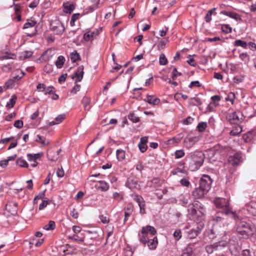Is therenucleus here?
<instances>
[{"instance_id": "obj_44", "label": "nucleus", "mask_w": 256, "mask_h": 256, "mask_svg": "<svg viewBox=\"0 0 256 256\" xmlns=\"http://www.w3.org/2000/svg\"><path fill=\"white\" fill-rule=\"evenodd\" d=\"M134 200L138 204V206H142V204H145L144 198L139 195H136L134 196Z\"/></svg>"}, {"instance_id": "obj_39", "label": "nucleus", "mask_w": 256, "mask_h": 256, "mask_svg": "<svg viewBox=\"0 0 256 256\" xmlns=\"http://www.w3.org/2000/svg\"><path fill=\"white\" fill-rule=\"evenodd\" d=\"M240 58L245 63H248L250 60V56L246 52H242L239 56Z\"/></svg>"}, {"instance_id": "obj_13", "label": "nucleus", "mask_w": 256, "mask_h": 256, "mask_svg": "<svg viewBox=\"0 0 256 256\" xmlns=\"http://www.w3.org/2000/svg\"><path fill=\"white\" fill-rule=\"evenodd\" d=\"M198 140L199 138L198 136H188L184 138V146L186 148L190 149L198 141Z\"/></svg>"}, {"instance_id": "obj_36", "label": "nucleus", "mask_w": 256, "mask_h": 256, "mask_svg": "<svg viewBox=\"0 0 256 256\" xmlns=\"http://www.w3.org/2000/svg\"><path fill=\"white\" fill-rule=\"evenodd\" d=\"M64 11L66 13H71L74 9V6L72 4H64Z\"/></svg>"}, {"instance_id": "obj_6", "label": "nucleus", "mask_w": 256, "mask_h": 256, "mask_svg": "<svg viewBox=\"0 0 256 256\" xmlns=\"http://www.w3.org/2000/svg\"><path fill=\"white\" fill-rule=\"evenodd\" d=\"M223 236L219 237L220 238H222V240H219L218 242H216L214 243L213 244H210L207 246L206 247V252L209 254H212L214 252V250H218L222 248L226 247L228 244L227 238H224Z\"/></svg>"}, {"instance_id": "obj_45", "label": "nucleus", "mask_w": 256, "mask_h": 256, "mask_svg": "<svg viewBox=\"0 0 256 256\" xmlns=\"http://www.w3.org/2000/svg\"><path fill=\"white\" fill-rule=\"evenodd\" d=\"M185 154V152L183 150H176L174 152V156L176 159L182 158Z\"/></svg>"}, {"instance_id": "obj_51", "label": "nucleus", "mask_w": 256, "mask_h": 256, "mask_svg": "<svg viewBox=\"0 0 256 256\" xmlns=\"http://www.w3.org/2000/svg\"><path fill=\"white\" fill-rule=\"evenodd\" d=\"M45 196V190L39 192V194L34 198V203L36 204L37 199H42Z\"/></svg>"}, {"instance_id": "obj_19", "label": "nucleus", "mask_w": 256, "mask_h": 256, "mask_svg": "<svg viewBox=\"0 0 256 256\" xmlns=\"http://www.w3.org/2000/svg\"><path fill=\"white\" fill-rule=\"evenodd\" d=\"M148 244V246L150 250H155L158 244V240L156 236H154L152 239H149L146 242Z\"/></svg>"}, {"instance_id": "obj_28", "label": "nucleus", "mask_w": 256, "mask_h": 256, "mask_svg": "<svg viewBox=\"0 0 256 256\" xmlns=\"http://www.w3.org/2000/svg\"><path fill=\"white\" fill-rule=\"evenodd\" d=\"M169 42V37H166L164 39L162 40L157 45V48L158 50L163 49L166 44Z\"/></svg>"}, {"instance_id": "obj_30", "label": "nucleus", "mask_w": 256, "mask_h": 256, "mask_svg": "<svg viewBox=\"0 0 256 256\" xmlns=\"http://www.w3.org/2000/svg\"><path fill=\"white\" fill-rule=\"evenodd\" d=\"M70 58L72 62H74L80 59V56L76 50H74L70 54Z\"/></svg>"}, {"instance_id": "obj_31", "label": "nucleus", "mask_w": 256, "mask_h": 256, "mask_svg": "<svg viewBox=\"0 0 256 256\" xmlns=\"http://www.w3.org/2000/svg\"><path fill=\"white\" fill-rule=\"evenodd\" d=\"M117 159L119 161L124 160L125 158V152L122 150H118L116 152Z\"/></svg>"}, {"instance_id": "obj_29", "label": "nucleus", "mask_w": 256, "mask_h": 256, "mask_svg": "<svg viewBox=\"0 0 256 256\" xmlns=\"http://www.w3.org/2000/svg\"><path fill=\"white\" fill-rule=\"evenodd\" d=\"M32 55V52L31 51H24L22 52L19 57L20 60H23L31 57Z\"/></svg>"}, {"instance_id": "obj_9", "label": "nucleus", "mask_w": 256, "mask_h": 256, "mask_svg": "<svg viewBox=\"0 0 256 256\" xmlns=\"http://www.w3.org/2000/svg\"><path fill=\"white\" fill-rule=\"evenodd\" d=\"M212 180L208 175H204L201 178L199 186L208 192L210 188V186L212 183Z\"/></svg>"}, {"instance_id": "obj_32", "label": "nucleus", "mask_w": 256, "mask_h": 256, "mask_svg": "<svg viewBox=\"0 0 256 256\" xmlns=\"http://www.w3.org/2000/svg\"><path fill=\"white\" fill-rule=\"evenodd\" d=\"M182 138V134H178L176 136L174 137L172 139L168 140V143L170 144H178L180 142Z\"/></svg>"}, {"instance_id": "obj_48", "label": "nucleus", "mask_w": 256, "mask_h": 256, "mask_svg": "<svg viewBox=\"0 0 256 256\" xmlns=\"http://www.w3.org/2000/svg\"><path fill=\"white\" fill-rule=\"evenodd\" d=\"M94 33L91 32H88L84 35V38L86 41L90 40L93 37Z\"/></svg>"}, {"instance_id": "obj_46", "label": "nucleus", "mask_w": 256, "mask_h": 256, "mask_svg": "<svg viewBox=\"0 0 256 256\" xmlns=\"http://www.w3.org/2000/svg\"><path fill=\"white\" fill-rule=\"evenodd\" d=\"M16 164L18 166H22V167H24V168H27L28 166V164L27 163V162L21 158H18L17 160H16Z\"/></svg>"}, {"instance_id": "obj_59", "label": "nucleus", "mask_w": 256, "mask_h": 256, "mask_svg": "<svg viewBox=\"0 0 256 256\" xmlns=\"http://www.w3.org/2000/svg\"><path fill=\"white\" fill-rule=\"evenodd\" d=\"M70 216L74 218L77 219L78 218L79 214L75 208H73L70 212Z\"/></svg>"}, {"instance_id": "obj_54", "label": "nucleus", "mask_w": 256, "mask_h": 256, "mask_svg": "<svg viewBox=\"0 0 256 256\" xmlns=\"http://www.w3.org/2000/svg\"><path fill=\"white\" fill-rule=\"evenodd\" d=\"M167 63V59L164 54H161L160 56V64L161 65H165Z\"/></svg>"}, {"instance_id": "obj_23", "label": "nucleus", "mask_w": 256, "mask_h": 256, "mask_svg": "<svg viewBox=\"0 0 256 256\" xmlns=\"http://www.w3.org/2000/svg\"><path fill=\"white\" fill-rule=\"evenodd\" d=\"M98 188L100 189L102 191H107L109 188V185L104 181L100 180L98 182L96 185Z\"/></svg>"}, {"instance_id": "obj_55", "label": "nucleus", "mask_w": 256, "mask_h": 256, "mask_svg": "<svg viewBox=\"0 0 256 256\" xmlns=\"http://www.w3.org/2000/svg\"><path fill=\"white\" fill-rule=\"evenodd\" d=\"M173 235L176 240H179L182 237L180 230H176Z\"/></svg>"}, {"instance_id": "obj_35", "label": "nucleus", "mask_w": 256, "mask_h": 256, "mask_svg": "<svg viewBox=\"0 0 256 256\" xmlns=\"http://www.w3.org/2000/svg\"><path fill=\"white\" fill-rule=\"evenodd\" d=\"M42 154L40 153L36 154H28L27 158L28 160L30 162H34Z\"/></svg>"}, {"instance_id": "obj_3", "label": "nucleus", "mask_w": 256, "mask_h": 256, "mask_svg": "<svg viewBox=\"0 0 256 256\" xmlns=\"http://www.w3.org/2000/svg\"><path fill=\"white\" fill-rule=\"evenodd\" d=\"M221 215L226 214H222V211H219L217 212L214 218V220L215 222V223L214 224L213 228L211 230V234L209 235L210 238H214V234H216L215 238L220 237L222 236H226V232L224 230H222V232L218 230V228L220 226L219 222H222L224 220V218Z\"/></svg>"}, {"instance_id": "obj_40", "label": "nucleus", "mask_w": 256, "mask_h": 256, "mask_svg": "<svg viewBox=\"0 0 256 256\" xmlns=\"http://www.w3.org/2000/svg\"><path fill=\"white\" fill-rule=\"evenodd\" d=\"M222 31L225 34L230 33L232 31V28L229 24H223L221 28Z\"/></svg>"}, {"instance_id": "obj_15", "label": "nucleus", "mask_w": 256, "mask_h": 256, "mask_svg": "<svg viewBox=\"0 0 256 256\" xmlns=\"http://www.w3.org/2000/svg\"><path fill=\"white\" fill-rule=\"evenodd\" d=\"M242 162V155L240 153H236L228 158L229 163L234 166L238 165Z\"/></svg>"}, {"instance_id": "obj_53", "label": "nucleus", "mask_w": 256, "mask_h": 256, "mask_svg": "<svg viewBox=\"0 0 256 256\" xmlns=\"http://www.w3.org/2000/svg\"><path fill=\"white\" fill-rule=\"evenodd\" d=\"M44 70L46 73H50L53 70V66L50 64H47L44 68Z\"/></svg>"}, {"instance_id": "obj_12", "label": "nucleus", "mask_w": 256, "mask_h": 256, "mask_svg": "<svg viewBox=\"0 0 256 256\" xmlns=\"http://www.w3.org/2000/svg\"><path fill=\"white\" fill-rule=\"evenodd\" d=\"M126 185L131 190L139 189L140 188L138 178L134 177V176H131L128 178Z\"/></svg>"}, {"instance_id": "obj_25", "label": "nucleus", "mask_w": 256, "mask_h": 256, "mask_svg": "<svg viewBox=\"0 0 256 256\" xmlns=\"http://www.w3.org/2000/svg\"><path fill=\"white\" fill-rule=\"evenodd\" d=\"M36 140V142L40 143L42 146H43L48 145L50 143L48 140H46V138L41 136L40 135H37Z\"/></svg>"}, {"instance_id": "obj_16", "label": "nucleus", "mask_w": 256, "mask_h": 256, "mask_svg": "<svg viewBox=\"0 0 256 256\" xmlns=\"http://www.w3.org/2000/svg\"><path fill=\"white\" fill-rule=\"evenodd\" d=\"M207 192H208L204 190V188L203 189L198 186L193 190L192 195L194 198L200 199L202 198Z\"/></svg>"}, {"instance_id": "obj_42", "label": "nucleus", "mask_w": 256, "mask_h": 256, "mask_svg": "<svg viewBox=\"0 0 256 256\" xmlns=\"http://www.w3.org/2000/svg\"><path fill=\"white\" fill-rule=\"evenodd\" d=\"M36 22L34 20H28V22L24 24L23 28H28L34 26Z\"/></svg>"}, {"instance_id": "obj_8", "label": "nucleus", "mask_w": 256, "mask_h": 256, "mask_svg": "<svg viewBox=\"0 0 256 256\" xmlns=\"http://www.w3.org/2000/svg\"><path fill=\"white\" fill-rule=\"evenodd\" d=\"M17 73L18 75L5 82L4 86L5 90L12 88L14 86L16 82L19 80L24 76V72L21 70H18Z\"/></svg>"}, {"instance_id": "obj_49", "label": "nucleus", "mask_w": 256, "mask_h": 256, "mask_svg": "<svg viewBox=\"0 0 256 256\" xmlns=\"http://www.w3.org/2000/svg\"><path fill=\"white\" fill-rule=\"evenodd\" d=\"M207 124L206 122H200L197 128L199 132H202L204 131L206 128Z\"/></svg>"}, {"instance_id": "obj_1", "label": "nucleus", "mask_w": 256, "mask_h": 256, "mask_svg": "<svg viewBox=\"0 0 256 256\" xmlns=\"http://www.w3.org/2000/svg\"><path fill=\"white\" fill-rule=\"evenodd\" d=\"M205 156L202 152L194 151L189 153L185 160L188 162V168L192 172L198 170L202 165Z\"/></svg>"}, {"instance_id": "obj_24", "label": "nucleus", "mask_w": 256, "mask_h": 256, "mask_svg": "<svg viewBox=\"0 0 256 256\" xmlns=\"http://www.w3.org/2000/svg\"><path fill=\"white\" fill-rule=\"evenodd\" d=\"M254 137V131H249L244 134L242 136V138L245 142H250Z\"/></svg>"}, {"instance_id": "obj_61", "label": "nucleus", "mask_w": 256, "mask_h": 256, "mask_svg": "<svg viewBox=\"0 0 256 256\" xmlns=\"http://www.w3.org/2000/svg\"><path fill=\"white\" fill-rule=\"evenodd\" d=\"M70 238L75 241H78L80 242L84 241V238H79V236L76 234H74L72 236H70Z\"/></svg>"}, {"instance_id": "obj_57", "label": "nucleus", "mask_w": 256, "mask_h": 256, "mask_svg": "<svg viewBox=\"0 0 256 256\" xmlns=\"http://www.w3.org/2000/svg\"><path fill=\"white\" fill-rule=\"evenodd\" d=\"M138 148L142 152H144L148 148V146L146 144H144L142 143H139Z\"/></svg>"}, {"instance_id": "obj_21", "label": "nucleus", "mask_w": 256, "mask_h": 256, "mask_svg": "<svg viewBox=\"0 0 256 256\" xmlns=\"http://www.w3.org/2000/svg\"><path fill=\"white\" fill-rule=\"evenodd\" d=\"M221 14L228 16L234 19L236 21L241 20L242 18L240 17V15L236 12H226V11H222Z\"/></svg>"}, {"instance_id": "obj_11", "label": "nucleus", "mask_w": 256, "mask_h": 256, "mask_svg": "<svg viewBox=\"0 0 256 256\" xmlns=\"http://www.w3.org/2000/svg\"><path fill=\"white\" fill-rule=\"evenodd\" d=\"M51 29L56 34H60L64 32V28L60 22L56 20L51 24Z\"/></svg>"}, {"instance_id": "obj_2", "label": "nucleus", "mask_w": 256, "mask_h": 256, "mask_svg": "<svg viewBox=\"0 0 256 256\" xmlns=\"http://www.w3.org/2000/svg\"><path fill=\"white\" fill-rule=\"evenodd\" d=\"M214 204L216 208L222 209V214H225L226 216L231 215L232 218H238L235 212H232L229 207L228 200L224 198H218L214 200Z\"/></svg>"}, {"instance_id": "obj_43", "label": "nucleus", "mask_w": 256, "mask_h": 256, "mask_svg": "<svg viewBox=\"0 0 256 256\" xmlns=\"http://www.w3.org/2000/svg\"><path fill=\"white\" fill-rule=\"evenodd\" d=\"M236 98L235 94L234 92H230L226 98V101H230L232 104H233Z\"/></svg>"}, {"instance_id": "obj_18", "label": "nucleus", "mask_w": 256, "mask_h": 256, "mask_svg": "<svg viewBox=\"0 0 256 256\" xmlns=\"http://www.w3.org/2000/svg\"><path fill=\"white\" fill-rule=\"evenodd\" d=\"M200 229L198 227L190 229L187 232V237L190 239L194 238L200 234Z\"/></svg>"}, {"instance_id": "obj_33", "label": "nucleus", "mask_w": 256, "mask_h": 256, "mask_svg": "<svg viewBox=\"0 0 256 256\" xmlns=\"http://www.w3.org/2000/svg\"><path fill=\"white\" fill-rule=\"evenodd\" d=\"M16 96L15 95L12 96L8 102H7L6 106L9 108H12L16 103Z\"/></svg>"}, {"instance_id": "obj_5", "label": "nucleus", "mask_w": 256, "mask_h": 256, "mask_svg": "<svg viewBox=\"0 0 256 256\" xmlns=\"http://www.w3.org/2000/svg\"><path fill=\"white\" fill-rule=\"evenodd\" d=\"M156 234V230L154 226H143L141 232L138 234V240L141 243L146 244L150 239L148 234L154 236Z\"/></svg>"}, {"instance_id": "obj_56", "label": "nucleus", "mask_w": 256, "mask_h": 256, "mask_svg": "<svg viewBox=\"0 0 256 256\" xmlns=\"http://www.w3.org/2000/svg\"><path fill=\"white\" fill-rule=\"evenodd\" d=\"M49 204V200H43L42 202V203L40 204L39 206V210H42L44 208H45L48 204Z\"/></svg>"}, {"instance_id": "obj_47", "label": "nucleus", "mask_w": 256, "mask_h": 256, "mask_svg": "<svg viewBox=\"0 0 256 256\" xmlns=\"http://www.w3.org/2000/svg\"><path fill=\"white\" fill-rule=\"evenodd\" d=\"M128 118L133 122H137L140 121L139 117L136 116L134 115V113H130V114L128 116Z\"/></svg>"}, {"instance_id": "obj_64", "label": "nucleus", "mask_w": 256, "mask_h": 256, "mask_svg": "<svg viewBox=\"0 0 256 256\" xmlns=\"http://www.w3.org/2000/svg\"><path fill=\"white\" fill-rule=\"evenodd\" d=\"M182 256H194V253L192 250H186L185 252H184L182 254Z\"/></svg>"}, {"instance_id": "obj_4", "label": "nucleus", "mask_w": 256, "mask_h": 256, "mask_svg": "<svg viewBox=\"0 0 256 256\" xmlns=\"http://www.w3.org/2000/svg\"><path fill=\"white\" fill-rule=\"evenodd\" d=\"M234 219L236 221V232L243 238H248L252 232L251 226L244 221H242L239 216L238 218H236Z\"/></svg>"}, {"instance_id": "obj_20", "label": "nucleus", "mask_w": 256, "mask_h": 256, "mask_svg": "<svg viewBox=\"0 0 256 256\" xmlns=\"http://www.w3.org/2000/svg\"><path fill=\"white\" fill-rule=\"evenodd\" d=\"M144 100L148 104L152 105H156L158 104L160 102V99L156 98L154 96L148 95L146 96Z\"/></svg>"}, {"instance_id": "obj_22", "label": "nucleus", "mask_w": 256, "mask_h": 256, "mask_svg": "<svg viewBox=\"0 0 256 256\" xmlns=\"http://www.w3.org/2000/svg\"><path fill=\"white\" fill-rule=\"evenodd\" d=\"M66 115L64 114H59L57 117L54 120L50 122H49V126H52L54 124H59L62 122V121L65 118Z\"/></svg>"}, {"instance_id": "obj_34", "label": "nucleus", "mask_w": 256, "mask_h": 256, "mask_svg": "<svg viewBox=\"0 0 256 256\" xmlns=\"http://www.w3.org/2000/svg\"><path fill=\"white\" fill-rule=\"evenodd\" d=\"M247 43L240 40H236L234 42V46H240L242 48H246L247 46Z\"/></svg>"}, {"instance_id": "obj_10", "label": "nucleus", "mask_w": 256, "mask_h": 256, "mask_svg": "<svg viewBox=\"0 0 256 256\" xmlns=\"http://www.w3.org/2000/svg\"><path fill=\"white\" fill-rule=\"evenodd\" d=\"M199 204V202H195L194 203L189 204L188 206V213L190 216L191 219L194 220L197 217L200 216L198 214L196 208H198V205Z\"/></svg>"}, {"instance_id": "obj_27", "label": "nucleus", "mask_w": 256, "mask_h": 256, "mask_svg": "<svg viewBox=\"0 0 256 256\" xmlns=\"http://www.w3.org/2000/svg\"><path fill=\"white\" fill-rule=\"evenodd\" d=\"M64 62H65L64 58L62 56H60L56 60V61L55 64H56V66L57 67V68H60L62 67L64 63Z\"/></svg>"}, {"instance_id": "obj_58", "label": "nucleus", "mask_w": 256, "mask_h": 256, "mask_svg": "<svg viewBox=\"0 0 256 256\" xmlns=\"http://www.w3.org/2000/svg\"><path fill=\"white\" fill-rule=\"evenodd\" d=\"M194 121V118L190 116L182 120L183 124L186 125L191 124Z\"/></svg>"}, {"instance_id": "obj_7", "label": "nucleus", "mask_w": 256, "mask_h": 256, "mask_svg": "<svg viewBox=\"0 0 256 256\" xmlns=\"http://www.w3.org/2000/svg\"><path fill=\"white\" fill-rule=\"evenodd\" d=\"M226 120L230 124H238L244 118L242 113H227L226 116Z\"/></svg>"}, {"instance_id": "obj_38", "label": "nucleus", "mask_w": 256, "mask_h": 256, "mask_svg": "<svg viewBox=\"0 0 256 256\" xmlns=\"http://www.w3.org/2000/svg\"><path fill=\"white\" fill-rule=\"evenodd\" d=\"M216 10V8H213L210 10H209L205 16V20L206 22H209L212 20V13L215 12Z\"/></svg>"}, {"instance_id": "obj_63", "label": "nucleus", "mask_w": 256, "mask_h": 256, "mask_svg": "<svg viewBox=\"0 0 256 256\" xmlns=\"http://www.w3.org/2000/svg\"><path fill=\"white\" fill-rule=\"evenodd\" d=\"M40 2V0H34L29 5V7L32 8H34L37 6Z\"/></svg>"}, {"instance_id": "obj_14", "label": "nucleus", "mask_w": 256, "mask_h": 256, "mask_svg": "<svg viewBox=\"0 0 256 256\" xmlns=\"http://www.w3.org/2000/svg\"><path fill=\"white\" fill-rule=\"evenodd\" d=\"M61 151V149H58L56 150L52 149L48 150L47 152V157L48 159L52 161L56 160L59 158L60 153Z\"/></svg>"}, {"instance_id": "obj_62", "label": "nucleus", "mask_w": 256, "mask_h": 256, "mask_svg": "<svg viewBox=\"0 0 256 256\" xmlns=\"http://www.w3.org/2000/svg\"><path fill=\"white\" fill-rule=\"evenodd\" d=\"M99 218L101 222L104 224H108L109 222V218L106 216L100 215Z\"/></svg>"}, {"instance_id": "obj_41", "label": "nucleus", "mask_w": 256, "mask_h": 256, "mask_svg": "<svg viewBox=\"0 0 256 256\" xmlns=\"http://www.w3.org/2000/svg\"><path fill=\"white\" fill-rule=\"evenodd\" d=\"M56 227L55 222L50 220L48 224L44 226V228L46 230H53Z\"/></svg>"}, {"instance_id": "obj_26", "label": "nucleus", "mask_w": 256, "mask_h": 256, "mask_svg": "<svg viewBox=\"0 0 256 256\" xmlns=\"http://www.w3.org/2000/svg\"><path fill=\"white\" fill-rule=\"evenodd\" d=\"M242 128L239 126H236L230 132V134L233 136H236L240 134L242 132Z\"/></svg>"}, {"instance_id": "obj_52", "label": "nucleus", "mask_w": 256, "mask_h": 256, "mask_svg": "<svg viewBox=\"0 0 256 256\" xmlns=\"http://www.w3.org/2000/svg\"><path fill=\"white\" fill-rule=\"evenodd\" d=\"M180 182L181 185L184 186L188 187L190 184V182L188 178H183L180 180Z\"/></svg>"}, {"instance_id": "obj_50", "label": "nucleus", "mask_w": 256, "mask_h": 256, "mask_svg": "<svg viewBox=\"0 0 256 256\" xmlns=\"http://www.w3.org/2000/svg\"><path fill=\"white\" fill-rule=\"evenodd\" d=\"M80 16V15L79 14H72L70 22L71 26H74V24L75 22L79 18Z\"/></svg>"}, {"instance_id": "obj_37", "label": "nucleus", "mask_w": 256, "mask_h": 256, "mask_svg": "<svg viewBox=\"0 0 256 256\" xmlns=\"http://www.w3.org/2000/svg\"><path fill=\"white\" fill-rule=\"evenodd\" d=\"M16 56L14 54L6 52L2 57V60L16 59Z\"/></svg>"}, {"instance_id": "obj_17", "label": "nucleus", "mask_w": 256, "mask_h": 256, "mask_svg": "<svg viewBox=\"0 0 256 256\" xmlns=\"http://www.w3.org/2000/svg\"><path fill=\"white\" fill-rule=\"evenodd\" d=\"M84 66H80L78 68L76 72L74 74L72 78H76V82L81 81V80L82 79L84 74Z\"/></svg>"}, {"instance_id": "obj_60", "label": "nucleus", "mask_w": 256, "mask_h": 256, "mask_svg": "<svg viewBox=\"0 0 256 256\" xmlns=\"http://www.w3.org/2000/svg\"><path fill=\"white\" fill-rule=\"evenodd\" d=\"M14 126L16 128H20L23 126V122L22 120H17L14 123Z\"/></svg>"}]
</instances>
